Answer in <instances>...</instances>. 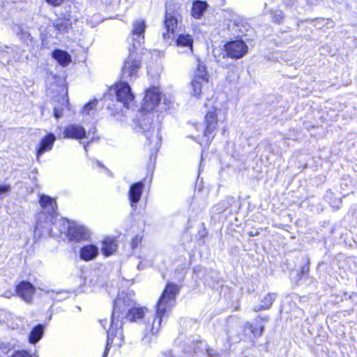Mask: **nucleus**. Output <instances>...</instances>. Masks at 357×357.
Listing matches in <instances>:
<instances>
[{
	"label": "nucleus",
	"instance_id": "nucleus-16",
	"mask_svg": "<svg viewBox=\"0 0 357 357\" xmlns=\"http://www.w3.org/2000/svg\"><path fill=\"white\" fill-rule=\"evenodd\" d=\"M52 57L61 66H66L71 61L70 55L64 50H55L52 52Z\"/></svg>",
	"mask_w": 357,
	"mask_h": 357
},
{
	"label": "nucleus",
	"instance_id": "nucleus-12",
	"mask_svg": "<svg viewBox=\"0 0 357 357\" xmlns=\"http://www.w3.org/2000/svg\"><path fill=\"white\" fill-rule=\"evenodd\" d=\"M56 141V137L52 133H49L43 137L36 149L37 159L44 154L45 152L50 151Z\"/></svg>",
	"mask_w": 357,
	"mask_h": 357
},
{
	"label": "nucleus",
	"instance_id": "nucleus-1",
	"mask_svg": "<svg viewBox=\"0 0 357 357\" xmlns=\"http://www.w3.org/2000/svg\"><path fill=\"white\" fill-rule=\"evenodd\" d=\"M179 291L178 286L168 283L156 304L155 314L146 307L134 306V300L130 294L121 292L114 302L111 324L107 331V340L102 357H107L112 345L120 347L124 342L122 326L123 320L137 321L146 319V330L152 334L158 333L162 317L169 312L176 303V296Z\"/></svg>",
	"mask_w": 357,
	"mask_h": 357
},
{
	"label": "nucleus",
	"instance_id": "nucleus-18",
	"mask_svg": "<svg viewBox=\"0 0 357 357\" xmlns=\"http://www.w3.org/2000/svg\"><path fill=\"white\" fill-rule=\"evenodd\" d=\"M193 78L204 82L205 83H208V75L206 70V66L199 61L197 64Z\"/></svg>",
	"mask_w": 357,
	"mask_h": 357
},
{
	"label": "nucleus",
	"instance_id": "nucleus-15",
	"mask_svg": "<svg viewBox=\"0 0 357 357\" xmlns=\"http://www.w3.org/2000/svg\"><path fill=\"white\" fill-rule=\"evenodd\" d=\"M99 253L98 248L95 245H86L83 246L79 251L80 258L86 261L94 259Z\"/></svg>",
	"mask_w": 357,
	"mask_h": 357
},
{
	"label": "nucleus",
	"instance_id": "nucleus-33",
	"mask_svg": "<svg viewBox=\"0 0 357 357\" xmlns=\"http://www.w3.org/2000/svg\"><path fill=\"white\" fill-rule=\"evenodd\" d=\"M259 232L258 231L257 229L252 230L248 232V235L250 236H255L259 235Z\"/></svg>",
	"mask_w": 357,
	"mask_h": 357
},
{
	"label": "nucleus",
	"instance_id": "nucleus-22",
	"mask_svg": "<svg viewBox=\"0 0 357 357\" xmlns=\"http://www.w3.org/2000/svg\"><path fill=\"white\" fill-rule=\"evenodd\" d=\"M205 84L204 82L193 78L191 82V95L199 98L202 94V88Z\"/></svg>",
	"mask_w": 357,
	"mask_h": 357
},
{
	"label": "nucleus",
	"instance_id": "nucleus-28",
	"mask_svg": "<svg viewBox=\"0 0 357 357\" xmlns=\"http://www.w3.org/2000/svg\"><path fill=\"white\" fill-rule=\"evenodd\" d=\"M12 349L8 344H0V357H11Z\"/></svg>",
	"mask_w": 357,
	"mask_h": 357
},
{
	"label": "nucleus",
	"instance_id": "nucleus-29",
	"mask_svg": "<svg viewBox=\"0 0 357 357\" xmlns=\"http://www.w3.org/2000/svg\"><path fill=\"white\" fill-rule=\"evenodd\" d=\"M11 187L9 184H1L0 185V199L5 197L7 194L10 192Z\"/></svg>",
	"mask_w": 357,
	"mask_h": 357
},
{
	"label": "nucleus",
	"instance_id": "nucleus-14",
	"mask_svg": "<svg viewBox=\"0 0 357 357\" xmlns=\"http://www.w3.org/2000/svg\"><path fill=\"white\" fill-rule=\"evenodd\" d=\"M172 43H175L178 47L186 48L185 52H192L193 38L190 34H183L179 32Z\"/></svg>",
	"mask_w": 357,
	"mask_h": 357
},
{
	"label": "nucleus",
	"instance_id": "nucleus-23",
	"mask_svg": "<svg viewBox=\"0 0 357 357\" xmlns=\"http://www.w3.org/2000/svg\"><path fill=\"white\" fill-rule=\"evenodd\" d=\"M207 4L204 1H195L192 6V15L194 17L199 18L206 10Z\"/></svg>",
	"mask_w": 357,
	"mask_h": 357
},
{
	"label": "nucleus",
	"instance_id": "nucleus-4",
	"mask_svg": "<svg viewBox=\"0 0 357 357\" xmlns=\"http://www.w3.org/2000/svg\"><path fill=\"white\" fill-rule=\"evenodd\" d=\"M227 119V110L218 105L208 108L204 120L203 138L199 142L206 146L214 137L219 121L223 122Z\"/></svg>",
	"mask_w": 357,
	"mask_h": 357
},
{
	"label": "nucleus",
	"instance_id": "nucleus-8",
	"mask_svg": "<svg viewBox=\"0 0 357 357\" xmlns=\"http://www.w3.org/2000/svg\"><path fill=\"white\" fill-rule=\"evenodd\" d=\"M227 55L231 59H238L243 57L248 51V47L242 40H236L227 43L225 45Z\"/></svg>",
	"mask_w": 357,
	"mask_h": 357
},
{
	"label": "nucleus",
	"instance_id": "nucleus-17",
	"mask_svg": "<svg viewBox=\"0 0 357 357\" xmlns=\"http://www.w3.org/2000/svg\"><path fill=\"white\" fill-rule=\"evenodd\" d=\"M116 250V244L113 239L108 238L102 241L101 251L105 257L113 255Z\"/></svg>",
	"mask_w": 357,
	"mask_h": 357
},
{
	"label": "nucleus",
	"instance_id": "nucleus-7",
	"mask_svg": "<svg viewBox=\"0 0 357 357\" xmlns=\"http://www.w3.org/2000/svg\"><path fill=\"white\" fill-rule=\"evenodd\" d=\"M165 26L167 32L162 33V37L167 43L171 45L176 38V34L181 32V27L178 25V19L176 14L169 12L166 13Z\"/></svg>",
	"mask_w": 357,
	"mask_h": 357
},
{
	"label": "nucleus",
	"instance_id": "nucleus-27",
	"mask_svg": "<svg viewBox=\"0 0 357 357\" xmlns=\"http://www.w3.org/2000/svg\"><path fill=\"white\" fill-rule=\"evenodd\" d=\"M61 100V104L59 105H55L54 107V116L56 119H59L63 116V109L67 106L68 100H66L65 97H62Z\"/></svg>",
	"mask_w": 357,
	"mask_h": 357
},
{
	"label": "nucleus",
	"instance_id": "nucleus-3",
	"mask_svg": "<svg viewBox=\"0 0 357 357\" xmlns=\"http://www.w3.org/2000/svg\"><path fill=\"white\" fill-rule=\"evenodd\" d=\"M145 29L146 24L144 20L138 19L133 22L130 33L132 48H129V56L125 60L122 68L121 79L123 80L131 81L137 77V72L140 68L141 62L135 50L139 48L144 43Z\"/></svg>",
	"mask_w": 357,
	"mask_h": 357
},
{
	"label": "nucleus",
	"instance_id": "nucleus-20",
	"mask_svg": "<svg viewBox=\"0 0 357 357\" xmlns=\"http://www.w3.org/2000/svg\"><path fill=\"white\" fill-rule=\"evenodd\" d=\"M260 319V317L255 319V326L250 322H247L245 325V328L249 329L255 337L260 336L264 331V326L259 323Z\"/></svg>",
	"mask_w": 357,
	"mask_h": 357
},
{
	"label": "nucleus",
	"instance_id": "nucleus-13",
	"mask_svg": "<svg viewBox=\"0 0 357 357\" xmlns=\"http://www.w3.org/2000/svg\"><path fill=\"white\" fill-rule=\"evenodd\" d=\"M144 185L142 182H137L132 184L128 192V197L130 202L131 207L134 209L137 207V204L141 199L142 193Z\"/></svg>",
	"mask_w": 357,
	"mask_h": 357
},
{
	"label": "nucleus",
	"instance_id": "nucleus-34",
	"mask_svg": "<svg viewBox=\"0 0 357 357\" xmlns=\"http://www.w3.org/2000/svg\"><path fill=\"white\" fill-rule=\"evenodd\" d=\"M13 295H14V294H13V293H10L9 294H5V296H6V297H10V296H13Z\"/></svg>",
	"mask_w": 357,
	"mask_h": 357
},
{
	"label": "nucleus",
	"instance_id": "nucleus-30",
	"mask_svg": "<svg viewBox=\"0 0 357 357\" xmlns=\"http://www.w3.org/2000/svg\"><path fill=\"white\" fill-rule=\"evenodd\" d=\"M47 2L52 5V6H58L59 5H61L63 0H46Z\"/></svg>",
	"mask_w": 357,
	"mask_h": 357
},
{
	"label": "nucleus",
	"instance_id": "nucleus-25",
	"mask_svg": "<svg viewBox=\"0 0 357 357\" xmlns=\"http://www.w3.org/2000/svg\"><path fill=\"white\" fill-rule=\"evenodd\" d=\"M98 100L94 99L86 104L83 108V114L86 115H94L96 112Z\"/></svg>",
	"mask_w": 357,
	"mask_h": 357
},
{
	"label": "nucleus",
	"instance_id": "nucleus-6",
	"mask_svg": "<svg viewBox=\"0 0 357 357\" xmlns=\"http://www.w3.org/2000/svg\"><path fill=\"white\" fill-rule=\"evenodd\" d=\"M108 96H115L116 100L123 103V106L127 108L134 100V95L131 92L130 86L125 80L110 88Z\"/></svg>",
	"mask_w": 357,
	"mask_h": 357
},
{
	"label": "nucleus",
	"instance_id": "nucleus-26",
	"mask_svg": "<svg viewBox=\"0 0 357 357\" xmlns=\"http://www.w3.org/2000/svg\"><path fill=\"white\" fill-rule=\"evenodd\" d=\"M39 289L47 294L52 293L51 297L57 301H61L68 297V292H64L62 291L59 292H54V291H49L48 289L42 287H39Z\"/></svg>",
	"mask_w": 357,
	"mask_h": 357
},
{
	"label": "nucleus",
	"instance_id": "nucleus-32",
	"mask_svg": "<svg viewBox=\"0 0 357 357\" xmlns=\"http://www.w3.org/2000/svg\"><path fill=\"white\" fill-rule=\"evenodd\" d=\"M141 241V238H139V237H135V238L132 239V247L133 248H136L138 245V243Z\"/></svg>",
	"mask_w": 357,
	"mask_h": 357
},
{
	"label": "nucleus",
	"instance_id": "nucleus-19",
	"mask_svg": "<svg viewBox=\"0 0 357 357\" xmlns=\"http://www.w3.org/2000/svg\"><path fill=\"white\" fill-rule=\"evenodd\" d=\"M53 27L57 31L58 33H63L67 32L70 28V23L69 20L59 19L53 23Z\"/></svg>",
	"mask_w": 357,
	"mask_h": 357
},
{
	"label": "nucleus",
	"instance_id": "nucleus-31",
	"mask_svg": "<svg viewBox=\"0 0 357 357\" xmlns=\"http://www.w3.org/2000/svg\"><path fill=\"white\" fill-rule=\"evenodd\" d=\"M283 17V14H282V12L281 11H278L275 13V20L276 22H278V23L280 22V21L282 19Z\"/></svg>",
	"mask_w": 357,
	"mask_h": 357
},
{
	"label": "nucleus",
	"instance_id": "nucleus-21",
	"mask_svg": "<svg viewBox=\"0 0 357 357\" xmlns=\"http://www.w3.org/2000/svg\"><path fill=\"white\" fill-rule=\"evenodd\" d=\"M275 295L274 294H268L265 296L263 301H261L262 304L259 306H256L253 308V310L255 312H258L262 310L268 309L273 304V301L275 299Z\"/></svg>",
	"mask_w": 357,
	"mask_h": 357
},
{
	"label": "nucleus",
	"instance_id": "nucleus-9",
	"mask_svg": "<svg viewBox=\"0 0 357 357\" xmlns=\"http://www.w3.org/2000/svg\"><path fill=\"white\" fill-rule=\"evenodd\" d=\"M161 92L159 88L153 86L146 91L142 109L146 112L153 110L160 101Z\"/></svg>",
	"mask_w": 357,
	"mask_h": 357
},
{
	"label": "nucleus",
	"instance_id": "nucleus-10",
	"mask_svg": "<svg viewBox=\"0 0 357 357\" xmlns=\"http://www.w3.org/2000/svg\"><path fill=\"white\" fill-rule=\"evenodd\" d=\"M36 289L33 284L29 282H21L15 289L16 294L22 298L27 303H32L33 297L35 294Z\"/></svg>",
	"mask_w": 357,
	"mask_h": 357
},
{
	"label": "nucleus",
	"instance_id": "nucleus-35",
	"mask_svg": "<svg viewBox=\"0 0 357 357\" xmlns=\"http://www.w3.org/2000/svg\"><path fill=\"white\" fill-rule=\"evenodd\" d=\"M88 145H89V142L87 143V144H86V145H85V146H84V149H85V151H87L86 148H87V146H88Z\"/></svg>",
	"mask_w": 357,
	"mask_h": 357
},
{
	"label": "nucleus",
	"instance_id": "nucleus-11",
	"mask_svg": "<svg viewBox=\"0 0 357 357\" xmlns=\"http://www.w3.org/2000/svg\"><path fill=\"white\" fill-rule=\"evenodd\" d=\"M63 137L64 138L81 140L86 137V132L83 126L72 123L64 128Z\"/></svg>",
	"mask_w": 357,
	"mask_h": 357
},
{
	"label": "nucleus",
	"instance_id": "nucleus-24",
	"mask_svg": "<svg viewBox=\"0 0 357 357\" xmlns=\"http://www.w3.org/2000/svg\"><path fill=\"white\" fill-rule=\"evenodd\" d=\"M43 333V328L42 326L39 325L36 326L31 331L29 335V341L31 343H36L41 338Z\"/></svg>",
	"mask_w": 357,
	"mask_h": 357
},
{
	"label": "nucleus",
	"instance_id": "nucleus-2",
	"mask_svg": "<svg viewBox=\"0 0 357 357\" xmlns=\"http://www.w3.org/2000/svg\"><path fill=\"white\" fill-rule=\"evenodd\" d=\"M39 203L43 211L36 217V235L56 236L59 233L67 232L69 240L77 242L89 237V231L85 227L57 220L56 204L54 199L41 195Z\"/></svg>",
	"mask_w": 357,
	"mask_h": 357
},
{
	"label": "nucleus",
	"instance_id": "nucleus-5",
	"mask_svg": "<svg viewBox=\"0 0 357 357\" xmlns=\"http://www.w3.org/2000/svg\"><path fill=\"white\" fill-rule=\"evenodd\" d=\"M153 114L148 112L147 113L140 112L137 121L138 132H142L146 137L149 144H153V149L158 151L160 146L161 137L159 133V128L153 126Z\"/></svg>",
	"mask_w": 357,
	"mask_h": 357
}]
</instances>
